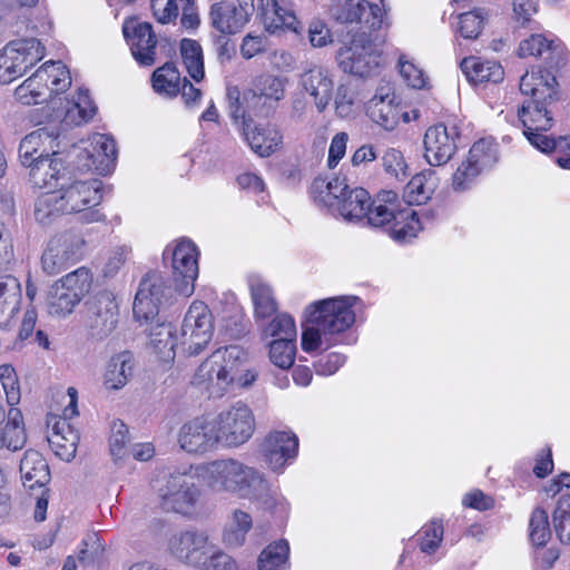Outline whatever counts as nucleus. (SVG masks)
Segmentation results:
<instances>
[{"instance_id":"57","label":"nucleus","mask_w":570,"mask_h":570,"mask_svg":"<svg viewBox=\"0 0 570 570\" xmlns=\"http://www.w3.org/2000/svg\"><path fill=\"white\" fill-rule=\"evenodd\" d=\"M227 101L229 116L235 122L242 120L243 127L245 122H250V119H247V114L250 109L257 107L256 101L250 100V98L246 101L237 87L227 88Z\"/></svg>"},{"instance_id":"3","label":"nucleus","mask_w":570,"mask_h":570,"mask_svg":"<svg viewBox=\"0 0 570 570\" xmlns=\"http://www.w3.org/2000/svg\"><path fill=\"white\" fill-rule=\"evenodd\" d=\"M203 478L215 492H229L242 499L258 502L263 509L272 510L277 503L263 474L235 459L216 460L203 468Z\"/></svg>"},{"instance_id":"51","label":"nucleus","mask_w":570,"mask_h":570,"mask_svg":"<svg viewBox=\"0 0 570 570\" xmlns=\"http://www.w3.org/2000/svg\"><path fill=\"white\" fill-rule=\"evenodd\" d=\"M554 531L559 540L570 543V491L566 490L558 500L552 514Z\"/></svg>"},{"instance_id":"45","label":"nucleus","mask_w":570,"mask_h":570,"mask_svg":"<svg viewBox=\"0 0 570 570\" xmlns=\"http://www.w3.org/2000/svg\"><path fill=\"white\" fill-rule=\"evenodd\" d=\"M289 546L286 540H279L267 546L259 554V570H287Z\"/></svg>"},{"instance_id":"50","label":"nucleus","mask_w":570,"mask_h":570,"mask_svg":"<svg viewBox=\"0 0 570 570\" xmlns=\"http://www.w3.org/2000/svg\"><path fill=\"white\" fill-rule=\"evenodd\" d=\"M296 338L273 340L268 345L271 362L282 368L288 370L293 366L296 354Z\"/></svg>"},{"instance_id":"20","label":"nucleus","mask_w":570,"mask_h":570,"mask_svg":"<svg viewBox=\"0 0 570 570\" xmlns=\"http://www.w3.org/2000/svg\"><path fill=\"white\" fill-rule=\"evenodd\" d=\"M122 33L134 59L144 67L156 62L157 37L148 22L130 19L124 22Z\"/></svg>"},{"instance_id":"22","label":"nucleus","mask_w":570,"mask_h":570,"mask_svg":"<svg viewBox=\"0 0 570 570\" xmlns=\"http://www.w3.org/2000/svg\"><path fill=\"white\" fill-rule=\"evenodd\" d=\"M212 419L195 417L185 423L178 432V443L187 453L204 454L218 444Z\"/></svg>"},{"instance_id":"39","label":"nucleus","mask_w":570,"mask_h":570,"mask_svg":"<svg viewBox=\"0 0 570 570\" xmlns=\"http://www.w3.org/2000/svg\"><path fill=\"white\" fill-rule=\"evenodd\" d=\"M367 115L373 122L385 130H393L399 125L400 110L393 99L385 96H374L368 104Z\"/></svg>"},{"instance_id":"58","label":"nucleus","mask_w":570,"mask_h":570,"mask_svg":"<svg viewBox=\"0 0 570 570\" xmlns=\"http://www.w3.org/2000/svg\"><path fill=\"white\" fill-rule=\"evenodd\" d=\"M558 47L553 41L548 40L542 35H531L529 38L520 42L518 53L521 58L525 57H539L544 51L556 53Z\"/></svg>"},{"instance_id":"6","label":"nucleus","mask_w":570,"mask_h":570,"mask_svg":"<svg viewBox=\"0 0 570 570\" xmlns=\"http://www.w3.org/2000/svg\"><path fill=\"white\" fill-rule=\"evenodd\" d=\"M101 181L94 180H72L61 181L56 193L60 205L66 214L83 213L86 223L101 222L105 215L97 209H92L101 202Z\"/></svg>"},{"instance_id":"1","label":"nucleus","mask_w":570,"mask_h":570,"mask_svg":"<svg viewBox=\"0 0 570 570\" xmlns=\"http://www.w3.org/2000/svg\"><path fill=\"white\" fill-rule=\"evenodd\" d=\"M548 68L533 67L520 79V91L528 98L518 108V120L529 144L541 153L556 149L570 150V137L558 139L547 132L553 127V105L558 101L557 79Z\"/></svg>"},{"instance_id":"31","label":"nucleus","mask_w":570,"mask_h":570,"mask_svg":"<svg viewBox=\"0 0 570 570\" xmlns=\"http://www.w3.org/2000/svg\"><path fill=\"white\" fill-rule=\"evenodd\" d=\"M135 358L129 351L112 355L106 364L104 385L108 390L122 389L134 374Z\"/></svg>"},{"instance_id":"34","label":"nucleus","mask_w":570,"mask_h":570,"mask_svg":"<svg viewBox=\"0 0 570 570\" xmlns=\"http://www.w3.org/2000/svg\"><path fill=\"white\" fill-rule=\"evenodd\" d=\"M399 205V196L395 191H380L375 199H371L367 226L374 228L385 227L386 224L393 220L394 215L401 210Z\"/></svg>"},{"instance_id":"2","label":"nucleus","mask_w":570,"mask_h":570,"mask_svg":"<svg viewBox=\"0 0 570 570\" xmlns=\"http://www.w3.org/2000/svg\"><path fill=\"white\" fill-rule=\"evenodd\" d=\"M356 296L331 297L306 308L307 326L302 333V348L311 353L343 343L342 335L354 324Z\"/></svg>"},{"instance_id":"5","label":"nucleus","mask_w":570,"mask_h":570,"mask_svg":"<svg viewBox=\"0 0 570 570\" xmlns=\"http://www.w3.org/2000/svg\"><path fill=\"white\" fill-rule=\"evenodd\" d=\"M71 85L70 72L61 61L49 60L14 90L16 99L22 105H37L52 94H59Z\"/></svg>"},{"instance_id":"26","label":"nucleus","mask_w":570,"mask_h":570,"mask_svg":"<svg viewBox=\"0 0 570 570\" xmlns=\"http://www.w3.org/2000/svg\"><path fill=\"white\" fill-rule=\"evenodd\" d=\"M57 135L53 130L42 127L28 134L19 145V158L24 167H30L40 157H46L55 147L58 146L56 142Z\"/></svg>"},{"instance_id":"8","label":"nucleus","mask_w":570,"mask_h":570,"mask_svg":"<svg viewBox=\"0 0 570 570\" xmlns=\"http://www.w3.org/2000/svg\"><path fill=\"white\" fill-rule=\"evenodd\" d=\"M380 58L371 33L365 31L354 33L336 53L338 67L344 72L358 77L372 75L380 66Z\"/></svg>"},{"instance_id":"15","label":"nucleus","mask_w":570,"mask_h":570,"mask_svg":"<svg viewBox=\"0 0 570 570\" xmlns=\"http://www.w3.org/2000/svg\"><path fill=\"white\" fill-rule=\"evenodd\" d=\"M86 305V324L89 336L96 341L109 337L119 321V306L115 295L109 291H101L92 296Z\"/></svg>"},{"instance_id":"56","label":"nucleus","mask_w":570,"mask_h":570,"mask_svg":"<svg viewBox=\"0 0 570 570\" xmlns=\"http://www.w3.org/2000/svg\"><path fill=\"white\" fill-rule=\"evenodd\" d=\"M529 537L534 546H544L551 537L549 517L546 510H533L529 521Z\"/></svg>"},{"instance_id":"49","label":"nucleus","mask_w":570,"mask_h":570,"mask_svg":"<svg viewBox=\"0 0 570 570\" xmlns=\"http://www.w3.org/2000/svg\"><path fill=\"white\" fill-rule=\"evenodd\" d=\"M250 528L252 517L245 511L235 510L232 520L224 531V542L229 547L242 546Z\"/></svg>"},{"instance_id":"53","label":"nucleus","mask_w":570,"mask_h":570,"mask_svg":"<svg viewBox=\"0 0 570 570\" xmlns=\"http://www.w3.org/2000/svg\"><path fill=\"white\" fill-rule=\"evenodd\" d=\"M56 283L63 284L66 291L75 294V296H79L81 301L91 288L92 275L88 268L79 267L61 277Z\"/></svg>"},{"instance_id":"28","label":"nucleus","mask_w":570,"mask_h":570,"mask_svg":"<svg viewBox=\"0 0 570 570\" xmlns=\"http://www.w3.org/2000/svg\"><path fill=\"white\" fill-rule=\"evenodd\" d=\"M47 440L55 454L61 460L69 462L75 458L79 435L67 419H55Z\"/></svg>"},{"instance_id":"55","label":"nucleus","mask_w":570,"mask_h":570,"mask_svg":"<svg viewBox=\"0 0 570 570\" xmlns=\"http://www.w3.org/2000/svg\"><path fill=\"white\" fill-rule=\"evenodd\" d=\"M468 158L481 170H484L495 164L498 159L497 147L489 139H480L470 148Z\"/></svg>"},{"instance_id":"16","label":"nucleus","mask_w":570,"mask_h":570,"mask_svg":"<svg viewBox=\"0 0 570 570\" xmlns=\"http://www.w3.org/2000/svg\"><path fill=\"white\" fill-rule=\"evenodd\" d=\"M170 295L171 288L159 273L146 274L140 281L135 296L132 306L135 318L139 322L154 320L160 307L168 302Z\"/></svg>"},{"instance_id":"35","label":"nucleus","mask_w":570,"mask_h":570,"mask_svg":"<svg viewBox=\"0 0 570 570\" xmlns=\"http://www.w3.org/2000/svg\"><path fill=\"white\" fill-rule=\"evenodd\" d=\"M462 72L466 79L473 83L500 82L503 80L504 71L497 61H482L478 58H464L460 63Z\"/></svg>"},{"instance_id":"24","label":"nucleus","mask_w":570,"mask_h":570,"mask_svg":"<svg viewBox=\"0 0 570 570\" xmlns=\"http://www.w3.org/2000/svg\"><path fill=\"white\" fill-rule=\"evenodd\" d=\"M297 450V436L287 431L269 433L262 444L265 462L275 472L282 471L288 461L294 460Z\"/></svg>"},{"instance_id":"13","label":"nucleus","mask_w":570,"mask_h":570,"mask_svg":"<svg viewBox=\"0 0 570 570\" xmlns=\"http://www.w3.org/2000/svg\"><path fill=\"white\" fill-rule=\"evenodd\" d=\"M255 12L271 35L292 32L303 37L304 26L297 18L292 0H254Z\"/></svg>"},{"instance_id":"12","label":"nucleus","mask_w":570,"mask_h":570,"mask_svg":"<svg viewBox=\"0 0 570 570\" xmlns=\"http://www.w3.org/2000/svg\"><path fill=\"white\" fill-rule=\"evenodd\" d=\"M86 146H72L69 157H77L75 164L80 170H94L100 175H106L111 170L117 158V147L115 140L105 134H94Z\"/></svg>"},{"instance_id":"59","label":"nucleus","mask_w":570,"mask_h":570,"mask_svg":"<svg viewBox=\"0 0 570 570\" xmlns=\"http://www.w3.org/2000/svg\"><path fill=\"white\" fill-rule=\"evenodd\" d=\"M422 539L420 549L422 552L432 554L434 553L443 539V525L439 521H432L422 528Z\"/></svg>"},{"instance_id":"63","label":"nucleus","mask_w":570,"mask_h":570,"mask_svg":"<svg viewBox=\"0 0 570 570\" xmlns=\"http://www.w3.org/2000/svg\"><path fill=\"white\" fill-rule=\"evenodd\" d=\"M206 564L202 566L205 570H237L236 562L226 553L210 546V552L206 556Z\"/></svg>"},{"instance_id":"19","label":"nucleus","mask_w":570,"mask_h":570,"mask_svg":"<svg viewBox=\"0 0 570 570\" xmlns=\"http://www.w3.org/2000/svg\"><path fill=\"white\" fill-rule=\"evenodd\" d=\"M460 134L455 126L438 124L428 128L424 135V158L431 166H442L454 156Z\"/></svg>"},{"instance_id":"38","label":"nucleus","mask_w":570,"mask_h":570,"mask_svg":"<svg viewBox=\"0 0 570 570\" xmlns=\"http://www.w3.org/2000/svg\"><path fill=\"white\" fill-rule=\"evenodd\" d=\"M385 226H389L390 236L397 243L410 242L422 228L417 213L409 206L399 210Z\"/></svg>"},{"instance_id":"60","label":"nucleus","mask_w":570,"mask_h":570,"mask_svg":"<svg viewBox=\"0 0 570 570\" xmlns=\"http://www.w3.org/2000/svg\"><path fill=\"white\" fill-rule=\"evenodd\" d=\"M129 441L128 429L122 421L115 420L111 423V435L109 439L110 453L116 459L126 454V445Z\"/></svg>"},{"instance_id":"14","label":"nucleus","mask_w":570,"mask_h":570,"mask_svg":"<svg viewBox=\"0 0 570 570\" xmlns=\"http://www.w3.org/2000/svg\"><path fill=\"white\" fill-rule=\"evenodd\" d=\"M85 239L80 234L67 232L52 237L41 257L42 269L56 275L77 263L83 254Z\"/></svg>"},{"instance_id":"36","label":"nucleus","mask_w":570,"mask_h":570,"mask_svg":"<svg viewBox=\"0 0 570 570\" xmlns=\"http://www.w3.org/2000/svg\"><path fill=\"white\" fill-rule=\"evenodd\" d=\"M351 187L346 184V178L334 177L330 180L315 178L311 191L315 202H318L332 210H336V202H341Z\"/></svg>"},{"instance_id":"54","label":"nucleus","mask_w":570,"mask_h":570,"mask_svg":"<svg viewBox=\"0 0 570 570\" xmlns=\"http://www.w3.org/2000/svg\"><path fill=\"white\" fill-rule=\"evenodd\" d=\"M274 317L263 328L265 337L275 340L296 338V325L293 317L286 313L273 315Z\"/></svg>"},{"instance_id":"46","label":"nucleus","mask_w":570,"mask_h":570,"mask_svg":"<svg viewBox=\"0 0 570 570\" xmlns=\"http://www.w3.org/2000/svg\"><path fill=\"white\" fill-rule=\"evenodd\" d=\"M180 55L188 75L195 81H200L205 75L200 45L196 40L183 39L180 42Z\"/></svg>"},{"instance_id":"62","label":"nucleus","mask_w":570,"mask_h":570,"mask_svg":"<svg viewBox=\"0 0 570 570\" xmlns=\"http://www.w3.org/2000/svg\"><path fill=\"white\" fill-rule=\"evenodd\" d=\"M153 14L160 23H169L178 17L181 0H150Z\"/></svg>"},{"instance_id":"27","label":"nucleus","mask_w":570,"mask_h":570,"mask_svg":"<svg viewBox=\"0 0 570 570\" xmlns=\"http://www.w3.org/2000/svg\"><path fill=\"white\" fill-rule=\"evenodd\" d=\"M243 132L252 150L262 157L272 155L283 141L281 131L274 125H254L250 120L245 122Z\"/></svg>"},{"instance_id":"25","label":"nucleus","mask_w":570,"mask_h":570,"mask_svg":"<svg viewBox=\"0 0 570 570\" xmlns=\"http://www.w3.org/2000/svg\"><path fill=\"white\" fill-rule=\"evenodd\" d=\"M30 181L38 188H56L61 181L70 180V170L65 165L60 153L52 150L46 157L28 167Z\"/></svg>"},{"instance_id":"43","label":"nucleus","mask_w":570,"mask_h":570,"mask_svg":"<svg viewBox=\"0 0 570 570\" xmlns=\"http://www.w3.org/2000/svg\"><path fill=\"white\" fill-rule=\"evenodd\" d=\"M80 302L79 296H75V294L63 288V284L56 282L50 287L47 296L48 312L56 317H66L73 312Z\"/></svg>"},{"instance_id":"42","label":"nucleus","mask_w":570,"mask_h":570,"mask_svg":"<svg viewBox=\"0 0 570 570\" xmlns=\"http://www.w3.org/2000/svg\"><path fill=\"white\" fill-rule=\"evenodd\" d=\"M246 101H256V104L263 102V105L277 102L284 98V85L283 81L274 76L266 75L259 78L256 90H248L244 92Z\"/></svg>"},{"instance_id":"52","label":"nucleus","mask_w":570,"mask_h":570,"mask_svg":"<svg viewBox=\"0 0 570 570\" xmlns=\"http://www.w3.org/2000/svg\"><path fill=\"white\" fill-rule=\"evenodd\" d=\"M21 301L19 281L8 274L0 275V313H13Z\"/></svg>"},{"instance_id":"61","label":"nucleus","mask_w":570,"mask_h":570,"mask_svg":"<svg viewBox=\"0 0 570 570\" xmlns=\"http://www.w3.org/2000/svg\"><path fill=\"white\" fill-rule=\"evenodd\" d=\"M383 167L385 171L396 179H403L405 177L406 164L402 153L395 148L387 149L383 157Z\"/></svg>"},{"instance_id":"9","label":"nucleus","mask_w":570,"mask_h":570,"mask_svg":"<svg viewBox=\"0 0 570 570\" xmlns=\"http://www.w3.org/2000/svg\"><path fill=\"white\" fill-rule=\"evenodd\" d=\"M245 356L243 348L237 345L217 348L198 366L194 384L213 385L225 391L235 380L237 363L245 360Z\"/></svg>"},{"instance_id":"4","label":"nucleus","mask_w":570,"mask_h":570,"mask_svg":"<svg viewBox=\"0 0 570 570\" xmlns=\"http://www.w3.org/2000/svg\"><path fill=\"white\" fill-rule=\"evenodd\" d=\"M165 509L177 513H190L198 502L202 491L198 469L189 465L163 473L153 482Z\"/></svg>"},{"instance_id":"64","label":"nucleus","mask_w":570,"mask_h":570,"mask_svg":"<svg viewBox=\"0 0 570 570\" xmlns=\"http://www.w3.org/2000/svg\"><path fill=\"white\" fill-rule=\"evenodd\" d=\"M482 170L472 164L468 158L453 175V188L455 190H464L469 183L473 180Z\"/></svg>"},{"instance_id":"40","label":"nucleus","mask_w":570,"mask_h":570,"mask_svg":"<svg viewBox=\"0 0 570 570\" xmlns=\"http://www.w3.org/2000/svg\"><path fill=\"white\" fill-rule=\"evenodd\" d=\"M27 441V435L23 426L22 413L17 407H11L8 411V421L0 430V449H8L10 451L21 450Z\"/></svg>"},{"instance_id":"21","label":"nucleus","mask_w":570,"mask_h":570,"mask_svg":"<svg viewBox=\"0 0 570 570\" xmlns=\"http://www.w3.org/2000/svg\"><path fill=\"white\" fill-rule=\"evenodd\" d=\"M171 266L177 291L183 295L194 292V282L198 276V250L190 240H180L170 253Z\"/></svg>"},{"instance_id":"47","label":"nucleus","mask_w":570,"mask_h":570,"mask_svg":"<svg viewBox=\"0 0 570 570\" xmlns=\"http://www.w3.org/2000/svg\"><path fill=\"white\" fill-rule=\"evenodd\" d=\"M63 214L66 213L62 205H60L56 189L43 193L37 198L35 204V218L41 225H48Z\"/></svg>"},{"instance_id":"33","label":"nucleus","mask_w":570,"mask_h":570,"mask_svg":"<svg viewBox=\"0 0 570 570\" xmlns=\"http://www.w3.org/2000/svg\"><path fill=\"white\" fill-rule=\"evenodd\" d=\"M178 333L170 323L150 324L148 328L149 345L165 361H171L178 348Z\"/></svg>"},{"instance_id":"7","label":"nucleus","mask_w":570,"mask_h":570,"mask_svg":"<svg viewBox=\"0 0 570 570\" xmlns=\"http://www.w3.org/2000/svg\"><path fill=\"white\" fill-rule=\"evenodd\" d=\"M213 335L214 321L209 308L203 302L191 303L177 336L179 352L196 356L206 348Z\"/></svg>"},{"instance_id":"48","label":"nucleus","mask_w":570,"mask_h":570,"mask_svg":"<svg viewBox=\"0 0 570 570\" xmlns=\"http://www.w3.org/2000/svg\"><path fill=\"white\" fill-rule=\"evenodd\" d=\"M489 18V11L485 8H474L459 16L458 30L464 39H476Z\"/></svg>"},{"instance_id":"18","label":"nucleus","mask_w":570,"mask_h":570,"mask_svg":"<svg viewBox=\"0 0 570 570\" xmlns=\"http://www.w3.org/2000/svg\"><path fill=\"white\" fill-rule=\"evenodd\" d=\"M379 4L365 0H335L330 7L333 19L340 23L361 22L371 30L382 27L384 18V2Z\"/></svg>"},{"instance_id":"11","label":"nucleus","mask_w":570,"mask_h":570,"mask_svg":"<svg viewBox=\"0 0 570 570\" xmlns=\"http://www.w3.org/2000/svg\"><path fill=\"white\" fill-rule=\"evenodd\" d=\"M218 444L238 446L250 439L255 429L252 410L240 402L212 419Z\"/></svg>"},{"instance_id":"41","label":"nucleus","mask_w":570,"mask_h":570,"mask_svg":"<svg viewBox=\"0 0 570 570\" xmlns=\"http://www.w3.org/2000/svg\"><path fill=\"white\" fill-rule=\"evenodd\" d=\"M180 72L176 65L166 62L153 72L151 82L154 90L166 97H175L180 91Z\"/></svg>"},{"instance_id":"30","label":"nucleus","mask_w":570,"mask_h":570,"mask_svg":"<svg viewBox=\"0 0 570 570\" xmlns=\"http://www.w3.org/2000/svg\"><path fill=\"white\" fill-rule=\"evenodd\" d=\"M304 89L313 97L318 111H323L332 99L333 80L327 70L312 68L302 76Z\"/></svg>"},{"instance_id":"37","label":"nucleus","mask_w":570,"mask_h":570,"mask_svg":"<svg viewBox=\"0 0 570 570\" xmlns=\"http://www.w3.org/2000/svg\"><path fill=\"white\" fill-rule=\"evenodd\" d=\"M250 297L254 305V316L257 321L272 317L277 312V303L273 289L257 277L249 278Z\"/></svg>"},{"instance_id":"23","label":"nucleus","mask_w":570,"mask_h":570,"mask_svg":"<svg viewBox=\"0 0 570 570\" xmlns=\"http://www.w3.org/2000/svg\"><path fill=\"white\" fill-rule=\"evenodd\" d=\"M210 546L206 534L194 531L180 532L169 540L171 554L195 568L206 564V556L210 552Z\"/></svg>"},{"instance_id":"32","label":"nucleus","mask_w":570,"mask_h":570,"mask_svg":"<svg viewBox=\"0 0 570 570\" xmlns=\"http://www.w3.org/2000/svg\"><path fill=\"white\" fill-rule=\"evenodd\" d=\"M20 474L24 488H45L50 481L49 466L43 456L35 450H27L20 462Z\"/></svg>"},{"instance_id":"17","label":"nucleus","mask_w":570,"mask_h":570,"mask_svg":"<svg viewBox=\"0 0 570 570\" xmlns=\"http://www.w3.org/2000/svg\"><path fill=\"white\" fill-rule=\"evenodd\" d=\"M237 6L228 1H217L210 6L208 19L218 33L240 32L255 13L254 0H237Z\"/></svg>"},{"instance_id":"10","label":"nucleus","mask_w":570,"mask_h":570,"mask_svg":"<svg viewBox=\"0 0 570 570\" xmlns=\"http://www.w3.org/2000/svg\"><path fill=\"white\" fill-rule=\"evenodd\" d=\"M45 57V47L36 38L10 41L0 51V83L22 76Z\"/></svg>"},{"instance_id":"44","label":"nucleus","mask_w":570,"mask_h":570,"mask_svg":"<svg viewBox=\"0 0 570 570\" xmlns=\"http://www.w3.org/2000/svg\"><path fill=\"white\" fill-rule=\"evenodd\" d=\"M434 174V170L428 169L412 177L405 187L409 204H422L430 199L436 186Z\"/></svg>"},{"instance_id":"29","label":"nucleus","mask_w":570,"mask_h":570,"mask_svg":"<svg viewBox=\"0 0 570 570\" xmlns=\"http://www.w3.org/2000/svg\"><path fill=\"white\" fill-rule=\"evenodd\" d=\"M371 196L362 187L351 188L341 202H336V210L344 220L362 223L367 226V213L370 210Z\"/></svg>"}]
</instances>
